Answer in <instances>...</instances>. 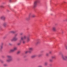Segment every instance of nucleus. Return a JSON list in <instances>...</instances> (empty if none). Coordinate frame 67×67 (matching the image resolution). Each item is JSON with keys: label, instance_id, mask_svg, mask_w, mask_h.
Listing matches in <instances>:
<instances>
[{"label": "nucleus", "instance_id": "17", "mask_svg": "<svg viewBox=\"0 0 67 67\" xmlns=\"http://www.w3.org/2000/svg\"><path fill=\"white\" fill-rule=\"evenodd\" d=\"M21 41H23V44H25V41L23 40H21Z\"/></svg>", "mask_w": 67, "mask_h": 67}, {"label": "nucleus", "instance_id": "4", "mask_svg": "<svg viewBox=\"0 0 67 67\" xmlns=\"http://www.w3.org/2000/svg\"><path fill=\"white\" fill-rule=\"evenodd\" d=\"M7 24H8V23L5 22L3 23V25L4 27H6V26L7 25Z\"/></svg>", "mask_w": 67, "mask_h": 67}, {"label": "nucleus", "instance_id": "39", "mask_svg": "<svg viewBox=\"0 0 67 67\" xmlns=\"http://www.w3.org/2000/svg\"><path fill=\"white\" fill-rule=\"evenodd\" d=\"M29 18H30V16H29Z\"/></svg>", "mask_w": 67, "mask_h": 67}, {"label": "nucleus", "instance_id": "6", "mask_svg": "<svg viewBox=\"0 0 67 67\" xmlns=\"http://www.w3.org/2000/svg\"><path fill=\"white\" fill-rule=\"evenodd\" d=\"M26 38V36H25L24 38L23 37H21V40H25Z\"/></svg>", "mask_w": 67, "mask_h": 67}, {"label": "nucleus", "instance_id": "21", "mask_svg": "<svg viewBox=\"0 0 67 67\" xmlns=\"http://www.w3.org/2000/svg\"><path fill=\"white\" fill-rule=\"evenodd\" d=\"M65 48L66 49V50H67V45H65Z\"/></svg>", "mask_w": 67, "mask_h": 67}, {"label": "nucleus", "instance_id": "38", "mask_svg": "<svg viewBox=\"0 0 67 67\" xmlns=\"http://www.w3.org/2000/svg\"><path fill=\"white\" fill-rule=\"evenodd\" d=\"M64 3H66V2H64Z\"/></svg>", "mask_w": 67, "mask_h": 67}, {"label": "nucleus", "instance_id": "10", "mask_svg": "<svg viewBox=\"0 0 67 67\" xmlns=\"http://www.w3.org/2000/svg\"><path fill=\"white\" fill-rule=\"evenodd\" d=\"M56 28L55 27H54L52 28V30L54 31H55L56 30Z\"/></svg>", "mask_w": 67, "mask_h": 67}, {"label": "nucleus", "instance_id": "20", "mask_svg": "<svg viewBox=\"0 0 67 67\" xmlns=\"http://www.w3.org/2000/svg\"><path fill=\"white\" fill-rule=\"evenodd\" d=\"M55 57H55V56H53L52 57V59H54V58H55Z\"/></svg>", "mask_w": 67, "mask_h": 67}, {"label": "nucleus", "instance_id": "24", "mask_svg": "<svg viewBox=\"0 0 67 67\" xmlns=\"http://www.w3.org/2000/svg\"><path fill=\"white\" fill-rule=\"evenodd\" d=\"M49 61L50 62H53V60L52 59H49Z\"/></svg>", "mask_w": 67, "mask_h": 67}, {"label": "nucleus", "instance_id": "36", "mask_svg": "<svg viewBox=\"0 0 67 67\" xmlns=\"http://www.w3.org/2000/svg\"><path fill=\"white\" fill-rule=\"evenodd\" d=\"M9 2H11V0H9Z\"/></svg>", "mask_w": 67, "mask_h": 67}, {"label": "nucleus", "instance_id": "14", "mask_svg": "<svg viewBox=\"0 0 67 67\" xmlns=\"http://www.w3.org/2000/svg\"><path fill=\"white\" fill-rule=\"evenodd\" d=\"M13 49L14 51H15L17 50V48L16 47H14L13 48Z\"/></svg>", "mask_w": 67, "mask_h": 67}, {"label": "nucleus", "instance_id": "16", "mask_svg": "<svg viewBox=\"0 0 67 67\" xmlns=\"http://www.w3.org/2000/svg\"><path fill=\"white\" fill-rule=\"evenodd\" d=\"M14 52V50L13 49H11L10 50V52Z\"/></svg>", "mask_w": 67, "mask_h": 67}, {"label": "nucleus", "instance_id": "7", "mask_svg": "<svg viewBox=\"0 0 67 67\" xmlns=\"http://www.w3.org/2000/svg\"><path fill=\"white\" fill-rule=\"evenodd\" d=\"M62 58L63 60H66V59H67V56H65L64 57L62 55Z\"/></svg>", "mask_w": 67, "mask_h": 67}, {"label": "nucleus", "instance_id": "8", "mask_svg": "<svg viewBox=\"0 0 67 67\" xmlns=\"http://www.w3.org/2000/svg\"><path fill=\"white\" fill-rule=\"evenodd\" d=\"M21 42H22V40H20L19 41V42L17 44V45H18V46H19V45H21Z\"/></svg>", "mask_w": 67, "mask_h": 67}, {"label": "nucleus", "instance_id": "19", "mask_svg": "<svg viewBox=\"0 0 67 67\" xmlns=\"http://www.w3.org/2000/svg\"><path fill=\"white\" fill-rule=\"evenodd\" d=\"M31 16L32 18H35V16L34 15H32Z\"/></svg>", "mask_w": 67, "mask_h": 67}, {"label": "nucleus", "instance_id": "37", "mask_svg": "<svg viewBox=\"0 0 67 67\" xmlns=\"http://www.w3.org/2000/svg\"><path fill=\"white\" fill-rule=\"evenodd\" d=\"M59 55H62V53H61V54H60V53H59Z\"/></svg>", "mask_w": 67, "mask_h": 67}, {"label": "nucleus", "instance_id": "5", "mask_svg": "<svg viewBox=\"0 0 67 67\" xmlns=\"http://www.w3.org/2000/svg\"><path fill=\"white\" fill-rule=\"evenodd\" d=\"M0 19L1 20H3L4 21L5 19V17L4 16H2L0 17Z\"/></svg>", "mask_w": 67, "mask_h": 67}, {"label": "nucleus", "instance_id": "34", "mask_svg": "<svg viewBox=\"0 0 67 67\" xmlns=\"http://www.w3.org/2000/svg\"><path fill=\"white\" fill-rule=\"evenodd\" d=\"M38 67H42V66L41 65H40L38 66Z\"/></svg>", "mask_w": 67, "mask_h": 67}, {"label": "nucleus", "instance_id": "15", "mask_svg": "<svg viewBox=\"0 0 67 67\" xmlns=\"http://www.w3.org/2000/svg\"><path fill=\"white\" fill-rule=\"evenodd\" d=\"M36 56V55H34L32 56H31V58H34V57H35Z\"/></svg>", "mask_w": 67, "mask_h": 67}, {"label": "nucleus", "instance_id": "31", "mask_svg": "<svg viewBox=\"0 0 67 67\" xmlns=\"http://www.w3.org/2000/svg\"><path fill=\"white\" fill-rule=\"evenodd\" d=\"M4 66H6L7 64H4Z\"/></svg>", "mask_w": 67, "mask_h": 67}, {"label": "nucleus", "instance_id": "23", "mask_svg": "<svg viewBox=\"0 0 67 67\" xmlns=\"http://www.w3.org/2000/svg\"><path fill=\"white\" fill-rule=\"evenodd\" d=\"M18 34L17 33L15 35V37H16V36H18Z\"/></svg>", "mask_w": 67, "mask_h": 67}, {"label": "nucleus", "instance_id": "12", "mask_svg": "<svg viewBox=\"0 0 67 67\" xmlns=\"http://www.w3.org/2000/svg\"><path fill=\"white\" fill-rule=\"evenodd\" d=\"M30 41V38L29 37H28L27 38V42H29V41Z\"/></svg>", "mask_w": 67, "mask_h": 67}, {"label": "nucleus", "instance_id": "22", "mask_svg": "<svg viewBox=\"0 0 67 67\" xmlns=\"http://www.w3.org/2000/svg\"><path fill=\"white\" fill-rule=\"evenodd\" d=\"M23 35V33H21L20 34V36H22Z\"/></svg>", "mask_w": 67, "mask_h": 67}, {"label": "nucleus", "instance_id": "30", "mask_svg": "<svg viewBox=\"0 0 67 67\" xmlns=\"http://www.w3.org/2000/svg\"><path fill=\"white\" fill-rule=\"evenodd\" d=\"M9 45H12V44H11V43H9Z\"/></svg>", "mask_w": 67, "mask_h": 67}, {"label": "nucleus", "instance_id": "13", "mask_svg": "<svg viewBox=\"0 0 67 67\" xmlns=\"http://www.w3.org/2000/svg\"><path fill=\"white\" fill-rule=\"evenodd\" d=\"M16 31H10V33H16Z\"/></svg>", "mask_w": 67, "mask_h": 67}, {"label": "nucleus", "instance_id": "25", "mask_svg": "<svg viewBox=\"0 0 67 67\" xmlns=\"http://www.w3.org/2000/svg\"><path fill=\"white\" fill-rule=\"evenodd\" d=\"M45 65H46H46H47V62H45L44 63Z\"/></svg>", "mask_w": 67, "mask_h": 67}, {"label": "nucleus", "instance_id": "11", "mask_svg": "<svg viewBox=\"0 0 67 67\" xmlns=\"http://www.w3.org/2000/svg\"><path fill=\"white\" fill-rule=\"evenodd\" d=\"M33 48H29V52H31V51H33Z\"/></svg>", "mask_w": 67, "mask_h": 67}, {"label": "nucleus", "instance_id": "26", "mask_svg": "<svg viewBox=\"0 0 67 67\" xmlns=\"http://www.w3.org/2000/svg\"><path fill=\"white\" fill-rule=\"evenodd\" d=\"M46 55L47 56H49V54L48 53H47L46 54Z\"/></svg>", "mask_w": 67, "mask_h": 67}, {"label": "nucleus", "instance_id": "9", "mask_svg": "<svg viewBox=\"0 0 67 67\" xmlns=\"http://www.w3.org/2000/svg\"><path fill=\"white\" fill-rule=\"evenodd\" d=\"M3 43H1V45L0 46L1 47V48H3Z\"/></svg>", "mask_w": 67, "mask_h": 67}, {"label": "nucleus", "instance_id": "35", "mask_svg": "<svg viewBox=\"0 0 67 67\" xmlns=\"http://www.w3.org/2000/svg\"><path fill=\"white\" fill-rule=\"evenodd\" d=\"M28 52V51H26L25 52L26 54V53H27V52Z\"/></svg>", "mask_w": 67, "mask_h": 67}, {"label": "nucleus", "instance_id": "27", "mask_svg": "<svg viewBox=\"0 0 67 67\" xmlns=\"http://www.w3.org/2000/svg\"><path fill=\"white\" fill-rule=\"evenodd\" d=\"M21 52L20 51H18L17 52V54H19V53H20Z\"/></svg>", "mask_w": 67, "mask_h": 67}, {"label": "nucleus", "instance_id": "3", "mask_svg": "<svg viewBox=\"0 0 67 67\" xmlns=\"http://www.w3.org/2000/svg\"><path fill=\"white\" fill-rule=\"evenodd\" d=\"M18 41V39L16 38V37H14L11 40V41L13 42V41Z\"/></svg>", "mask_w": 67, "mask_h": 67}, {"label": "nucleus", "instance_id": "29", "mask_svg": "<svg viewBox=\"0 0 67 67\" xmlns=\"http://www.w3.org/2000/svg\"><path fill=\"white\" fill-rule=\"evenodd\" d=\"M37 44H38V43H40V42L37 41Z\"/></svg>", "mask_w": 67, "mask_h": 67}, {"label": "nucleus", "instance_id": "33", "mask_svg": "<svg viewBox=\"0 0 67 67\" xmlns=\"http://www.w3.org/2000/svg\"><path fill=\"white\" fill-rule=\"evenodd\" d=\"M42 56V54H40L39 55V57H40V56Z\"/></svg>", "mask_w": 67, "mask_h": 67}, {"label": "nucleus", "instance_id": "28", "mask_svg": "<svg viewBox=\"0 0 67 67\" xmlns=\"http://www.w3.org/2000/svg\"><path fill=\"white\" fill-rule=\"evenodd\" d=\"M52 51H50L49 52V54H52Z\"/></svg>", "mask_w": 67, "mask_h": 67}, {"label": "nucleus", "instance_id": "40", "mask_svg": "<svg viewBox=\"0 0 67 67\" xmlns=\"http://www.w3.org/2000/svg\"><path fill=\"white\" fill-rule=\"evenodd\" d=\"M8 11H9V10H8Z\"/></svg>", "mask_w": 67, "mask_h": 67}, {"label": "nucleus", "instance_id": "1", "mask_svg": "<svg viewBox=\"0 0 67 67\" xmlns=\"http://www.w3.org/2000/svg\"><path fill=\"white\" fill-rule=\"evenodd\" d=\"M7 57L8 59H7L6 60V62H10L12 60V56L10 55H7Z\"/></svg>", "mask_w": 67, "mask_h": 67}, {"label": "nucleus", "instance_id": "18", "mask_svg": "<svg viewBox=\"0 0 67 67\" xmlns=\"http://www.w3.org/2000/svg\"><path fill=\"white\" fill-rule=\"evenodd\" d=\"M63 21V22H66V21H67V19H65Z\"/></svg>", "mask_w": 67, "mask_h": 67}, {"label": "nucleus", "instance_id": "2", "mask_svg": "<svg viewBox=\"0 0 67 67\" xmlns=\"http://www.w3.org/2000/svg\"><path fill=\"white\" fill-rule=\"evenodd\" d=\"M37 2H38V1H36L34 2V6H33V7L34 8H35L37 7Z\"/></svg>", "mask_w": 67, "mask_h": 67}, {"label": "nucleus", "instance_id": "32", "mask_svg": "<svg viewBox=\"0 0 67 67\" xmlns=\"http://www.w3.org/2000/svg\"><path fill=\"white\" fill-rule=\"evenodd\" d=\"M1 8H3L4 7L3 6H2V5L1 6Z\"/></svg>", "mask_w": 67, "mask_h": 67}]
</instances>
